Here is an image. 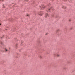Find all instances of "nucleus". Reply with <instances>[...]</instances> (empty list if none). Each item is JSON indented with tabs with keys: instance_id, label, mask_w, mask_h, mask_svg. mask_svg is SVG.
<instances>
[{
	"instance_id": "obj_1",
	"label": "nucleus",
	"mask_w": 75,
	"mask_h": 75,
	"mask_svg": "<svg viewBox=\"0 0 75 75\" xmlns=\"http://www.w3.org/2000/svg\"><path fill=\"white\" fill-rule=\"evenodd\" d=\"M53 10V9H52V8H50L48 9L47 10V12H51Z\"/></svg>"
},
{
	"instance_id": "obj_2",
	"label": "nucleus",
	"mask_w": 75,
	"mask_h": 75,
	"mask_svg": "<svg viewBox=\"0 0 75 75\" xmlns=\"http://www.w3.org/2000/svg\"><path fill=\"white\" fill-rule=\"evenodd\" d=\"M38 14L40 15V16H42L43 13H42V12L40 11L39 12Z\"/></svg>"
},
{
	"instance_id": "obj_3",
	"label": "nucleus",
	"mask_w": 75,
	"mask_h": 75,
	"mask_svg": "<svg viewBox=\"0 0 75 75\" xmlns=\"http://www.w3.org/2000/svg\"><path fill=\"white\" fill-rule=\"evenodd\" d=\"M40 7L41 8L42 10H43V9H44V8H45V6H40Z\"/></svg>"
},
{
	"instance_id": "obj_4",
	"label": "nucleus",
	"mask_w": 75,
	"mask_h": 75,
	"mask_svg": "<svg viewBox=\"0 0 75 75\" xmlns=\"http://www.w3.org/2000/svg\"><path fill=\"white\" fill-rule=\"evenodd\" d=\"M55 55H56V57H60V54H56Z\"/></svg>"
},
{
	"instance_id": "obj_5",
	"label": "nucleus",
	"mask_w": 75,
	"mask_h": 75,
	"mask_svg": "<svg viewBox=\"0 0 75 75\" xmlns=\"http://www.w3.org/2000/svg\"><path fill=\"white\" fill-rule=\"evenodd\" d=\"M62 8L63 9H66V8H67V7L65 6H63L62 7Z\"/></svg>"
},
{
	"instance_id": "obj_6",
	"label": "nucleus",
	"mask_w": 75,
	"mask_h": 75,
	"mask_svg": "<svg viewBox=\"0 0 75 75\" xmlns=\"http://www.w3.org/2000/svg\"><path fill=\"white\" fill-rule=\"evenodd\" d=\"M49 14H48L47 13H46V14L45 17H49Z\"/></svg>"
},
{
	"instance_id": "obj_7",
	"label": "nucleus",
	"mask_w": 75,
	"mask_h": 75,
	"mask_svg": "<svg viewBox=\"0 0 75 75\" xmlns=\"http://www.w3.org/2000/svg\"><path fill=\"white\" fill-rule=\"evenodd\" d=\"M58 31H59V29H57L56 31V33H57Z\"/></svg>"
},
{
	"instance_id": "obj_8",
	"label": "nucleus",
	"mask_w": 75,
	"mask_h": 75,
	"mask_svg": "<svg viewBox=\"0 0 75 75\" xmlns=\"http://www.w3.org/2000/svg\"><path fill=\"white\" fill-rule=\"evenodd\" d=\"M39 57L40 58H42V56H41V55H40L39 56Z\"/></svg>"
},
{
	"instance_id": "obj_9",
	"label": "nucleus",
	"mask_w": 75,
	"mask_h": 75,
	"mask_svg": "<svg viewBox=\"0 0 75 75\" xmlns=\"http://www.w3.org/2000/svg\"><path fill=\"white\" fill-rule=\"evenodd\" d=\"M5 51H6V52H7V51H8V50L6 49H5Z\"/></svg>"
},
{
	"instance_id": "obj_10",
	"label": "nucleus",
	"mask_w": 75,
	"mask_h": 75,
	"mask_svg": "<svg viewBox=\"0 0 75 75\" xmlns=\"http://www.w3.org/2000/svg\"><path fill=\"white\" fill-rule=\"evenodd\" d=\"M69 21H71V19H69Z\"/></svg>"
},
{
	"instance_id": "obj_11",
	"label": "nucleus",
	"mask_w": 75,
	"mask_h": 75,
	"mask_svg": "<svg viewBox=\"0 0 75 75\" xmlns=\"http://www.w3.org/2000/svg\"><path fill=\"white\" fill-rule=\"evenodd\" d=\"M3 7L4 8H5V6H4V5H3Z\"/></svg>"
},
{
	"instance_id": "obj_12",
	"label": "nucleus",
	"mask_w": 75,
	"mask_h": 75,
	"mask_svg": "<svg viewBox=\"0 0 75 75\" xmlns=\"http://www.w3.org/2000/svg\"><path fill=\"white\" fill-rule=\"evenodd\" d=\"M27 17H28V16H29V15H27V16H26Z\"/></svg>"
},
{
	"instance_id": "obj_13",
	"label": "nucleus",
	"mask_w": 75,
	"mask_h": 75,
	"mask_svg": "<svg viewBox=\"0 0 75 75\" xmlns=\"http://www.w3.org/2000/svg\"><path fill=\"white\" fill-rule=\"evenodd\" d=\"M26 1H28V0H25Z\"/></svg>"
},
{
	"instance_id": "obj_14",
	"label": "nucleus",
	"mask_w": 75,
	"mask_h": 75,
	"mask_svg": "<svg viewBox=\"0 0 75 75\" xmlns=\"http://www.w3.org/2000/svg\"><path fill=\"white\" fill-rule=\"evenodd\" d=\"M1 38H3V37H1Z\"/></svg>"
},
{
	"instance_id": "obj_15",
	"label": "nucleus",
	"mask_w": 75,
	"mask_h": 75,
	"mask_svg": "<svg viewBox=\"0 0 75 75\" xmlns=\"http://www.w3.org/2000/svg\"><path fill=\"white\" fill-rule=\"evenodd\" d=\"M64 1H66L67 0H64Z\"/></svg>"
},
{
	"instance_id": "obj_16",
	"label": "nucleus",
	"mask_w": 75,
	"mask_h": 75,
	"mask_svg": "<svg viewBox=\"0 0 75 75\" xmlns=\"http://www.w3.org/2000/svg\"><path fill=\"white\" fill-rule=\"evenodd\" d=\"M1 24H0V25H1Z\"/></svg>"
}]
</instances>
